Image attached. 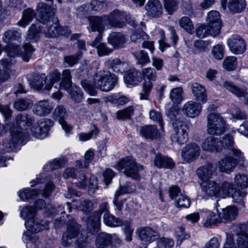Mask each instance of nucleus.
I'll return each instance as SVG.
<instances>
[{"mask_svg": "<svg viewBox=\"0 0 248 248\" xmlns=\"http://www.w3.org/2000/svg\"><path fill=\"white\" fill-rule=\"evenodd\" d=\"M77 76L80 79L88 77L87 70L78 69L77 71ZM94 85L86 79L81 80L80 84L82 88L91 96L97 95V92L94 86L103 92H108L112 90L118 82V77L108 71H100L93 76Z\"/></svg>", "mask_w": 248, "mask_h": 248, "instance_id": "nucleus-1", "label": "nucleus"}, {"mask_svg": "<svg viewBox=\"0 0 248 248\" xmlns=\"http://www.w3.org/2000/svg\"><path fill=\"white\" fill-rule=\"evenodd\" d=\"M16 127L11 128V139L3 141L2 146L6 151L14 150L18 144L22 143L25 137L24 130L30 126L34 122L33 118L27 114H18L16 117Z\"/></svg>", "mask_w": 248, "mask_h": 248, "instance_id": "nucleus-2", "label": "nucleus"}, {"mask_svg": "<svg viewBox=\"0 0 248 248\" xmlns=\"http://www.w3.org/2000/svg\"><path fill=\"white\" fill-rule=\"evenodd\" d=\"M196 174L202 181V191L205 196H218V184L214 181L209 180L217 174V164L206 163L196 170Z\"/></svg>", "mask_w": 248, "mask_h": 248, "instance_id": "nucleus-3", "label": "nucleus"}, {"mask_svg": "<svg viewBox=\"0 0 248 248\" xmlns=\"http://www.w3.org/2000/svg\"><path fill=\"white\" fill-rule=\"evenodd\" d=\"M36 215V211L32 206H25L21 210L20 217L25 220L27 219L25 223L26 229L33 232L48 230L49 222L39 220L35 217Z\"/></svg>", "mask_w": 248, "mask_h": 248, "instance_id": "nucleus-4", "label": "nucleus"}, {"mask_svg": "<svg viewBox=\"0 0 248 248\" xmlns=\"http://www.w3.org/2000/svg\"><path fill=\"white\" fill-rule=\"evenodd\" d=\"M108 26L111 27L123 28L127 23L131 26L136 27V21L131 20L130 16L125 12L115 9L108 16H105Z\"/></svg>", "mask_w": 248, "mask_h": 248, "instance_id": "nucleus-5", "label": "nucleus"}, {"mask_svg": "<svg viewBox=\"0 0 248 248\" xmlns=\"http://www.w3.org/2000/svg\"><path fill=\"white\" fill-rule=\"evenodd\" d=\"M117 169L122 171L126 176L138 180L140 177L139 171L142 170L143 167L140 165H138L133 158L126 157L118 163Z\"/></svg>", "mask_w": 248, "mask_h": 248, "instance_id": "nucleus-6", "label": "nucleus"}, {"mask_svg": "<svg viewBox=\"0 0 248 248\" xmlns=\"http://www.w3.org/2000/svg\"><path fill=\"white\" fill-rule=\"evenodd\" d=\"M207 132L211 135H220L226 130L224 119L218 113H210L207 116Z\"/></svg>", "mask_w": 248, "mask_h": 248, "instance_id": "nucleus-7", "label": "nucleus"}, {"mask_svg": "<svg viewBox=\"0 0 248 248\" xmlns=\"http://www.w3.org/2000/svg\"><path fill=\"white\" fill-rule=\"evenodd\" d=\"M141 74L144 82L142 84L141 92L140 93V99L147 100L153 88V82L155 81L156 79L157 73L154 68L149 67L143 69Z\"/></svg>", "mask_w": 248, "mask_h": 248, "instance_id": "nucleus-8", "label": "nucleus"}, {"mask_svg": "<svg viewBox=\"0 0 248 248\" xmlns=\"http://www.w3.org/2000/svg\"><path fill=\"white\" fill-rule=\"evenodd\" d=\"M103 213H109L108 202H101L99 205L98 210L94 212L86 221L87 228L92 232H97L100 227V220Z\"/></svg>", "mask_w": 248, "mask_h": 248, "instance_id": "nucleus-9", "label": "nucleus"}, {"mask_svg": "<svg viewBox=\"0 0 248 248\" xmlns=\"http://www.w3.org/2000/svg\"><path fill=\"white\" fill-rule=\"evenodd\" d=\"M172 125L173 130L171 137L172 141L180 145L186 143L188 139V126L184 121L173 122Z\"/></svg>", "mask_w": 248, "mask_h": 248, "instance_id": "nucleus-10", "label": "nucleus"}, {"mask_svg": "<svg viewBox=\"0 0 248 248\" xmlns=\"http://www.w3.org/2000/svg\"><path fill=\"white\" fill-rule=\"evenodd\" d=\"M80 225L76 221L72 218L66 223V231L63 233L62 238V244L64 247L70 246L74 239L79 233Z\"/></svg>", "mask_w": 248, "mask_h": 248, "instance_id": "nucleus-11", "label": "nucleus"}, {"mask_svg": "<svg viewBox=\"0 0 248 248\" xmlns=\"http://www.w3.org/2000/svg\"><path fill=\"white\" fill-rule=\"evenodd\" d=\"M54 188V185L52 182H48L46 184L45 188L42 190L41 189H31L26 188L20 191L18 196L22 201H26L30 199L35 198L38 194H42L44 197H47L53 191Z\"/></svg>", "mask_w": 248, "mask_h": 248, "instance_id": "nucleus-12", "label": "nucleus"}, {"mask_svg": "<svg viewBox=\"0 0 248 248\" xmlns=\"http://www.w3.org/2000/svg\"><path fill=\"white\" fill-rule=\"evenodd\" d=\"M53 124L51 120L42 118L34 124L31 128V134L37 139H43L48 136V132Z\"/></svg>", "mask_w": 248, "mask_h": 248, "instance_id": "nucleus-13", "label": "nucleus"}, {"mask_svg": "<svg viewBox=\"0 0 248 248\" xmlns=\"http://www.w3.org/2000/svg\"><path fill=\"white\" fill-rule=\"evenodd\" d=\"M53 117L55 120L59 122L67 136L71 134L73 126L67 124L65 121V119L67 118V113L64 106L62 105L58 106L54 109Z\"/></svg>", "mask_w": 248, "mask_h": 248, "instance_id": "nucleus-14", "label": "nucleus"}, {"mask_svg": "<svg viewBox=\"0 0 248 248\" xmlns=\"http://www.w3.org/2000/svg\"><path fill=\"white\" fill-rule=\"evenodd\" d=\"M230 51L234 54H241L246 50V45L244 40L239 35H232L227 41Z\"/></svg>", "mask_w": 248, "mask_h": 248, "instance_id": "nucleus-15", "label": "nucleus"}, {"mask_svg": "<svg viewBox=\"0 0 248 248\" xmlns=\"http://www.w3.org/2000/svg\"><path fill=\"white\" fill-rule=\"evenodd\" d=\"M136 233L140 239L143 241L152 243L159 237V233L150 227H141L136 230Z\"/></svg>", "mask_w": 248, "mask_h": 248, "instance_id": "nucleus-16", "label": "nucleus"}, {"mask_svg": "<svg viewBox=\"0 0 248 248\" xmlns=\"http://www.w3.org/2000/svg\"><path fill=\"white\" fill-rule=\"evenodd\" d=\"M36 11L37 19L44 24L49 21L50 18L54 14L52 8L45 2H40L38 4Z\"/></svg>", "mask_w": 248, "mask_h": 248, "instance_id": "nucleus-17", "label": "nucleus"}, {"mask_svg": "<svg viewBox=\"0 0 248 248\" xmlns=\"http://www.w3.org/2000/svg\"><path fill=\"white\" fill-rule=\"evenodd\" d=\"M200 147L196 143L187 144L183 149L182 156L187 162H192L197 159L200 155Z\"/></svg>", "mask_w": 248, "mask_h": 248, "instance_id": "nucleus-18", "label": "nucleus"}, {"mask_svg": "<svg viewBox=\"0 0 248 248\" xmlns=\"http://www.w3.org/2000/svg\"><path fill=\"white\" fill-rule=\"evenodd\" d=\"M203 150L209 152H218L221 150V140L213 136L205 138L202 144Z\"/></svg>", "mask_w": 248, "mask_h": 248, "instance_id": "nucleus-19", "label": "nucleus"}, {"mask_svg": "<svg viewBox=\"0 0 248 248\" xmlns=\"http://www.w3.org/2000/svg\"><path fill=\"white\" fill-rule=\"evenodd\" d=\"M207 25L217 34L220 33L221 22L220 14L217 11H211L208 13L206 18Z\"/></svg>", "mask_w": 248, "mask_h": 248, "instance_id": "nucleus-20", "label": "nucleus"}, {"mask_svg": "<svg viewBox=\"0 0 248 248\" xmlns=\"http://www.w3.org/2000/svg\"><path fill=\"white\" fill-rule=\"evenodd\" d=\"M241 156L238 158L233 159L232 157L226 156L222 158L221 160L217 162H207V163H213L217 164V167L219 166V170L220 171L229 173L233 169L237 163V160H241Z\"/></svg>", "mask_w": 248, "mask_h": 248, "instance_id": "nucleus-21", "label": "nucleus"}, {"mask_svg": "<svg viewBox=\"0 0 248 248\" xmlns=\"http://www.w3.org/2000/svg\"><path fill=\"white\" fill-rule=\"evenodd\" d=\"M145 8L148 15L153 17H158L163 13L162 5L159 0H149Z\"/></svg>", "mask_w": 248, "mask_h": 248, "instance_id": "nucleus-22", "label": "nucleus"}, {"mask_svg": "<svg viewBox=\"0 0 248 248\" xmlns=\"http://www.w3.org/2000/svg\"><path fill=\"white\" fill-rule=\"evenodd\" d=\"M237 248H248V233H243L238 234ZM234 242L231 237H227L223 248H233Z\"/></svg>", "mask_w": 248, "mask_h": 248, "instance_id": "nucleus-23", "label": "nucleus"}, {"mask_svg": "<svg viewBox=\"0 0 248 248\" xmlns=\"http://www.w3.org/2000/svg\"><path fill=\"white\" fill-rule=\"evenodd\" d=\"M202 108L200 103L190 101L184 105L183 111L187 117L194 118L200 114Z\"/></svg>", "mask_w": 248, "mask_h": 248, "instance_id": "nucleus-24", "label": "nucleus"}, {"mask_svg": "<svg viewBox=\"0 0 248 248\" xmlns=\"http://www.w3.org/2000/svg\"><path fill=\"white\" fill-rule=\"evenodd\" d=\"M154 162V165L159 169H172L175 165V163L171 158L163 155L161 154H155Z\"/></svg>", "mask_w": 248, "mask_h": 248, "instance_id": "nucleus-25", "label": "nucleus"}, {"mask_svg": "<svg viewBox=\"0 0 248 248\" xmlns=\"http://www.w3.org/2000/svg\"><path fill=\"white\" fill-rule=\"evenodd\" d=\"M90 26L92 31L103 32L104 25L108 26L107 20L105 19V16H92L89 18Z\"/></svg>", "mask_w": 248, "mask_h": 248, "instance_id": "nucleus-26", "label": "nucleus"}, {"mask_svg": "<svg viewBox=\"0 0 248 248\" xmlns=\"http://www.w3.org/2000/svg\"><path fill=\"white\" fill-rule=\"evenodd\" d=\"M124 79L127 86H136L141 80V73L135 69H131L125 73Z\"/></svg>", "mask_w": 248, "mask_h": 248, "instance_id": "nucleus-27", "label": "nucleus"}, {"mask_svg": "<svg viewBox=\"0 0 248 248\" xmlns=\"http://www.w3.org/2000/svg\"><path fill=\"white\" fill-rule=\"evenodd\" d=\"M126 41L125 36L119 32H113L108 38V43L113 46V49L123 47Z\"/></svg>", "mask_w": 248, "mask_h": 248, "instance_id": "nucleus-28", "label": "nucleus"}, {"mask_svg": "<svg viewBox=\"0 0 248 248\" xmlns=\"http://www.w3.org/2000/svg\"><path fill=\"white\" fill-rule=\"evenodd\" d=\"M21 30L15 27H12L7 30L3 34L2 41L6 44L18 41L21 38Z\"/></svg>", "mask_w": 248, "mask_h": 248, "instance_id": "nucleus-29", "label": "nucleus"}, {"mask_svg": "<svg viewBox=\"0 0 248 248\" xmlns=\"http://www.w3.org/2000/svg\"><path fill=\"white\" fill-rule=\"evenodd\" d=\"M53 109V106L47 100H41L34 105L33 112L39 116H45L50 113Z\"/></svg>", "mask_w": 248, "mask_h": 248, "instance_id": "nucleus-30", "label": "nucleus"}, {"mask_svg": "<svg viewBox=\"0 0 248 248\" xmlns=\"http://www.w3.org/2000/svg\"><path fill=\"white\" fill-rule=\"evenodd\" d=\"M223 86L237 97H243L248 95L246 88L239 87L232 82L225 81L223 82Z\"/></svg>", "mask_w": 248, "mask_h": 248, "instance_id": "nucleus-31", "label": "nucleus"}, {"mask_svg": "<svg viewBox=\"0 0 248 248\" xmlns=\"http://www.w3.org/2000/svg\"><path fill=\"white\" fill-rule=\"evenodd\" d=\"M113 236L106 232L98 233L95 239V245L97 248H106L112 243Z\"/></svg>", "mask_w": 248, "mask_h": 248, "instance_id": "nucleus-32", "label": "nucleus"}, {"mask_svg": "<svg viewBox=\"0 0 248 248\" xmlns=\"http://www.w3.org/2000/svg\"><path fill=\"white\" fill-rule=\"evenodd\" d=\"M191 88L196 99L203 103L207 100V97L205 88L200 84L195 82L191 84Z\"/></svg>", "mask_w": 248, "mask_h": 248, "instance_id": "nucleus-33", "label": "nucleus"}, {"mask_svg": "<svg viewBox=\"0 0 248 248\" xmlns=\"http://www.w3.org/2000/svg\"><path fill=\"white\" fill-rule=\"evenodd\" d=\"M221 149L222 148H228L231 150L232 154L235 156L236 157L239 158L242 153L239 150L235 149L233 146V139L232 136L230 134H227L223 137L222 140H221Z\"/></svg>", "mask_w": 248, "mask_h": 248, "instance_id": "nucleus-34", "label": "nucleus"}, {"mask_svg": "<svg viewBox=\"0 0 248 248\" xmlns=\"http://www.w3.org/2000/svg\"><path fill=\"white\" fill-rule=\"evenodd\" d=\"M140 133L143 137L146 139L155 140L158 135L157 126L155 125L143 126L140 129Z\"/></svg>", "mask_w": 248, "mask_h": 248, "instance_id": "nucleus-35", "label": "nucleus"}, {"mask_svg": "<svg viewBox=\"0 0 248 248\" xmlns=\"http://www.w3.org/2000/svg\"><path fill=\"white\" fill-rule=\"evenodd\" d=\"M37 15L34 10L31 8L25 9L22 13L21 19L17 23L19 27L25 28Z\"/></svg>", "mask_w": 248, "mask_h": 248, "instance_id": "nucleus-36", "label": "nucleus"}, {"mask_svg": "<svg viewBox=\"0 0 248 248\" xmlns=\"http://www.w3.org/2000/svg\"><path fill=\"white\" fill-rule=\"evenodd\" d=\"M2 70L0 72V84L6 81L15 71L11 69V64L7 60L1 62Z\"/></svg>", "mask_w": 248, "mask_h": 248, "instance_id": "nucleus-37", "label": "nucleus"}, {"mask_svg": "<svg viewBox=\"0 0 248 248\" xmlns=\"http://www.w3.org/2000/svg\"><path fill=\"white\" fill-rule=\"evenodd\" d=\"M205 219L204 220L203 225L206 227H210L221 222L220 213L216 214L210 211H208L205 213Z\"/></svg>", "mask_w": 248, "mask_h": 248, "instance_id": "nucleus-38", "label": "nucleus"}, {"mask_svg": "<svg viewBox=\"0 0 248 248\" xmlns=\"http://www.w3.org/2000/svg\"><path fill=\"white\" fill-rule=\"evenodd\" d=\"M218 196L225 198L229 196L234 190L232 183L228 182H223L218 184Z\"/></svg>", "mask_w": 248, "mask_h": 248, "instance_id": "nucleus-39", "label": "nucleus"}, {"mask_svg": "<svg viewBox=\"0 0 248 248\" xmlns=\"http://www.w3.org/2000/svg\"><path fill=\"white\" fill-rule=\"evenodd\" d=\"M237 215V209L234 206H227L222 209V213H220L221 222L223 220L226 221H232L234 220Z\"/></svg>", "mask_w": 248, "mask_h": 248, "instance_id": "nucleus-40", "label": "nucleus"}, {"mask_svg": "<svg viewBox=\"0 0 248 248\" xmlns=\"http://www.w3.org/2000/svg\"><path fill=\"white\" fill-rule=\"evenodd\" d=\"M228 6L232 13H239L245 9L246 2L245 0H230Z\"/></svg>", "mask_w": 248, "mask_h": 248, "instance_id": "nucleus-41", "label": "nucleus"}, {"mask_svg": "<svg viewBox=\"0 0 248 248\" xmlns=\"http://www.w3.org/2000/svg\"><path fill=\"white\" fill-rule=\"evenodd\" d=\"M57 19H56L55 22H51L50 20L46 24L47 26L44 29V32L47 37H56L58 36V23H57Z\"/></svg>", "mask_w": 248, "mask_h": 248, "instance_id": "nucleus-42", "label": "nucleus"}, {"mask_svg": "<svg viewBox=\"0 0 248 248\" xmlns=\"http://www.w3.org/2000/svg\"><path fill=\"white\" fill-rule=\"evenodd\" d=\"M41 28L40 25L32 24L29 28L27 39L31 42H35L40 38Z\"/></svg>", "mask_w": 248, "mask_h": 248, "instance_id": "nucleus-43", "label": "nucleus"}, {"mask_svg": "<svg viewBox=\"0 0 248 248\" xmlns=\"http://www.w3.org/2000/svg\"><path fill=\"white\" fill-rule=\"evenodd\" d=\"M62 80L59 84V86L62 89L65 90L69 89L72 86V76L69 69L64 70L62 74Z\"/></svg>", "mask_w": 248, "mask_h": 248, "instance_id": "nucleus-44", "label": "nucleus"}, {"mask_svg": "<svg viewBox=\"0 0 248 248\" xmlns=\"http://www.w3.org/2000/svg\"><path fill=\"white\" fill-rule=\"evenodd\" d=\"M124 62L117 58L109 60L105 62V65L109 69H111L116 73L122 72L124 70Z\"/></svg>", "mask_w": 248, "mask_h": 248, "instance_id": "nucleus-45", "label": "nucleus"}, {"mask_svg": "<svg viewBox=\"0 0 248 248\" xmlns=\"http://www.w3.org/2000/svg\"><path fill=\"white\" fill-rule=\"evenodd\" d=\"M195 32L197 37L203 38L208 35L215 36L217 34L214 32V31L208 25L205 24L198 25L196 27Z\"/></svg>", "mask_w": 248, "mask_h": 248, "instance_id": "nucleus-46", "label": "nucleus"}, {"mask_svg": "<svg viewBox=\"0 0 248 248\" xmlns=\"http://www.w3.org/2000/svg\"><path fill=\"white\" fill-rule=\"evenodd\" d=\"M134 108L133 106H129L126 108L118 110L116 113L118 120L125 121L130 119L134 115Z\"/></svg>", "mask_w": 248, "mask_h": 248, "instance_id": "nucleus-47", "label": "nucleus"}, {"mask_svg": "<svg viewBox=\"0 0 248 248\" xmlns=\"http://www.w3.org/2000/svg\"><path fill=\"white\" fill-rule=\"evenodd\" d=\"M68 91L72 99L77 103L80 102L83 98V94L82 90L76 85H74L68 89Z\"/></svg>", "mask_w": 248, "mask_h": 248, "instance_id": "nucleus-48", "label": "nucleus"}, {"mask_svg": "<svg viewBox=\"0 0 248 248\" xmlns=\"http://www.w3.org/2000/svg\"><path fill=\"white\" fill-rule=\"evenodd\" d=\"M61 73L58 70H54L50 72L48 76L49 79H47V83L45 89L49 91L51 89L55 83L58 82L61 79Z\"/></svg>", "mask_w": 248, "mask_h": 248, "instance_id": "nucleus-49", "label": "nucleus"}, {"mask_svg": "<svg viewBox=\"0 0 248 248\" xmlns=\"http://www.w3.org/2000/svg\"><path fill=\"white\" fill-rule=\"evenodd\" d=\"M103 221L105 225L111 227L119 226L121 223V219L116 217L110 213L104 214Z\"/></svg>", "mask_w": 248, "mask_h": 248, "instance_id": "nucleus-50", "label": "nucleus"}, {"mask_svg": "<svg viewBox=\"0 0 248 248\" xmlns=\"http://www.w3.org/2000/svg\"><path fill=\"white\" fill-rule=\"evenodd\" d=\"M33 105L31 100L27 98L16 100L14 104V108L18 111L26 110L31 108Z\"/></svg>", "mask_w": 248, "mask_h": 248, "instance_id": "nucleus-51", "label": "nucleus"}, {"mask_svg": "<svg viewBox=\"0 0 248 248\" xmlns=\"http://www.w3.org/2000/svg\"><path fill=\"white\" fill-rule=\"evenodd\" d=\"M48 83L47 79L45 74L37 75L32 81V85L37 90H41Z\"/></svg>", "mask_w": 248, "mask_h": 248, "instance_id": "nucleus-52", "label": "nucleus"}, {"mask_svg": "<svg viewBox=\"0 0 248 248\" xmlns=\"http://www.w3.org/2000/svg\"><path fill=\"white\" fill-rule=\"evenodd\" d=\"M247 194V192L240 190H236L234 188L233 191L231 193V197L232 199V202L241 205L244 207L245 206V202L243 201L244 198Z\"/></svg>", "mask_w": 248, "mask_h": 248, "instance_id": "nucleus-53", "label": "nucleus"}, {"mask_svg": "<svg viewBox=\"0 0 248 248\" xmlns=\"http://www.w3.org/2000/svg\"><path fill=\"white\" fill-rule=\"evenodd\" d=\"M183 89L177 87L172 89L170 93V98L174 104H179L183 100Z\"/></svg>", "mask_w": 248, "mask_h": 248, "instance_id": "nucleus-54", "label": "nucleus"}, {"mask_svg": "<svg viewBox=\"0 0 248 248\" xmlns=\"http://www.w3.org/2000/svg\"><path fill=\"white\" fill-rule=\"evenodd\" d=\"M179 25L186 31L190 34H193L194 32V25L191 19L187 16L182 17L179 20Z\"/></svg>", "mask_w": 248, "mask_h": 248, "instance_id": "nucleus-55", "label": "nucleus"}, {"mask_svg": "<svg viewBox=\"0 0 248 248\" xmlns=\"http://www.w3.org/2000/svg\"><path fill=\"white\" fill-rule=\"evenodd\" d=\"M134 55L137 61V63L141 65H144L150 62V60L148 53L144 50L135 52Z\"/></svg>", "mask_w": 248, "mask_h": 248, "instance_id": "nucleus-56", "label": "nucleus"}, {"mask_svg": "<svg viewBox=\"0 0 248 248\" xmlns=\"http://www.w3.org/2000/svg\"><path fill=\"white\" fill-rule=\"evenodd\" d=\"M174 203L178 208H187L190 205V200L186 195L183 193L182 195H179V197L177 198Z\"/></svg>", "mask_w": 248, "mask_h": 248, "instance_id": "nucleus-57", "label": "nucleus"}, {"mask_svg": "<svg viewBox=\"0 0 248 248\" xmlns=\"http://www.w3.org/2000/svg\"><path fill=\"white\" fill-rule=\"evenodd\" d=\"M82 56V52L79 51L74 55L64 56L63 58L64 62L68 66L73 67L78 63Z\"/></svg>", "mask_w": 248, "mask_h": 248, "instance_id": "nucleus-58", "label": "nucleus"}, {"mask_svg": "<svg viewBox=\"0 0 248 248\" xmlns=\"http://www.w3.org/2000/svg\"><path fill=\"white\" fill-rule=\"evenodd\" d=\"M237 58L234 56L226 57L223 62V67L228 71H232L235 69L237 66Z\"/></svg>", "mask_w": 248, "mask_h": 248, "instance_id": "nucleus-59", "label": "nucleus"}, {"mask_svg": "<svg viewBox=\"0 0 248 248\" xmlns=\"http://www.w3.org/2000/svg\"><path fill=\"white\" fill-rule=\"evenodd\" d=\"M166 114L172 122V123L178 121H183L181 119L182 114L180 113V110L175 107L171 108L168 110Z\"/></svg>", "mask_w": 248, "mask_h": 248, "instance_id": "nucleus-60", "label": "nucleus"}, {"mask_svg": "<svg viewBox=\"0 0 248 248\" xmlns=\"http://www.w3.org/2000/svg\"><path fill=\"white\" fill-rule=\"evenodd\" d=\"M156 245L159 248H172L174 242L171 238L162 237L158 238L156 240Z\"/></svg>", "mask_w": 248, "mask_h": 248, "instance_id": "nucleus-61", "label": "nucleus"}, {"mask_svg": "<svg viewBox=\"0 0 248 248\" xmlns=\"http://www.w3.org/2000/svg\"><path fill=\"white\" fill-rule=\"evenodd\" d=\"M148 39V35L143 31H135L130 36L131 41L134 43H140Z\"/></svg>", "mask_w": 248, "mask_h": 248, "instance_id": "nucleus-62", "label": "nucleus"}, {"mask_svg": "<svg viewBox=\"0 0 248 248\" xmlns=\"http://www.w3.org/2000/svg\"><path fill=\"white\" fill-rule=\"evenodd\" d=\"M94 153L92 150H88L85 154V161H77V164L80 168H86L92 161L94 156Z\"/></svg>", "mask_w": 248, "mask_h": 248, "instance_id": "nucleus-63", "label": "nucleus"}, {"mask_svg": "<svg viewBox=\"0 0 248 248\" xmlns=\"http://www.w3.org/2000/svg\"><path fill=\"white\" fill-rule=\"evenodd\" d=\"M234 183L238 187L242 188L248 187V177L245 174H238L234 178Z\"/></svg>", "mask_w": 248, "mask_h": 248, "instance_id": "nucleus-64", "label": "nucleus"}]
</instances>
